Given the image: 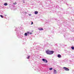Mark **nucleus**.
I'll use <instances>...</instances> for the list:
<instances>
[{
	"instance_id": "9",
	"label": "nucleus",
	"mask_w": 74,
	"mask_h": 74,
	"mask_svg": "<svg viewBox=\"0 0 74 74\" xmlns=\"http://www.w3.org/2000/svg\"><path fill=\"white\" fill-rule=\"evenodd\" d=\"M39 30H43V29H42V28H39Z\"/></svg>"
},
{
	"instance_id": "7",
	"label": "nucleus",
	"mask_w": 74,
	"mask_h": 74,
	"mask_svg": "<svg viewBox=\"0 0 74 74\" xmlns=\"http://www.w3.org/2000/svg\"><path fill=\"white\" fill-rule=\"evenodd\" d=\"M24 35L25 36H27V33H25Z\"/></svg>"
},
{
	"instance_id": "6",
	"label": "nucleus",
	"mask_w": 74,
	"mask_h": 74,
	"mask_svg": "<svg viewBox=\"0 0 74 74\" xmlns=\"http://www.w3.org/2000/svg\"><path fill=\"white\" fill-rule=\"evenodd\" d=\"M37 14H38V12L37 11H36L35 12V15Z\"/></svg>"
},
{
	"instance_id": "1",
	"label": "nucleus",
	"mask_w": 74,
	"mask_h": 74,
	"mask_svg": "<svg viewBox=\"0 0 74 74\" xmlns=\"http://www.w3.org/2000/svg\"><path fill=\"white\" fill-rule=\"evenodd\" d=\"M46 52L48 55H52V54H53V53H54V51H50L49 50H47Z\"/></svg>"
},
{
	"instance_id": "13",
	"label": "nucleus",
	"mask_w": 74,
	"mask_h": 74,
	"mask_svg": "<svg viewBox=\"0 0 74 74\" xmlns=\"http://www.w3.org/2000/svg\"><path fill=\"white\" fill-rule=\"evenodd\" d=\"M16 4H17V3L16 2H15V3H13V4H14V5H16Z\"/></svg>"
},
{
	"instance_id": "16",
	"label": "nucleus",
	"mask_w": 74,
	"mask_h": 74,
	"mask_svg": "<svg viewBox=\"0 0 74 74\" xmlns=\"http://www.w3.org/2000/svg\"><path fill=\"white\" fill-rule=\"evenodd\" d=\"M33 22H32L31 25H33Z\"/></svg>"
},
{
	"instance_id": "3",
	"label": "nucleus",
	"mask_w": 74,
	"mask_h": 74,
	"mask_svg": "<svg viewBox=\"0 0 74 74\" xmlns=\"http://www.w3.org/2000/svg\"><path fill=\"white\" fill-rule=\"evenodd\" d=\"M42 60L43 61V62H45V63H48V61H47V60L46 59H42Z\"/></svg>"
},
{
	"instance_id": "8",
	"label": "nucleus",
	"mask_w": 74,
	"mask_h": 74,
	"mask_svg": "<svg viewBox=\"0 0 74 74\" xmlns=\"http://www.w3.org/2000/svg\"><path fill=\"white\" fill-rule=\"evenodd\" d=\"M4 5L5 6H6V5H8V4H7V3H5L4 4Z\"/></svg>"
},
{
	"instance_id": "11",
	"label": "nucleus",
	"mask_w": 74,
	"mask_h": 74,
	"mask_svg": "<svg viewBox=\"0 0 74 74\" xmlns=\"http://www.w3.org/2000/svg\"><path fill=\"white\" fill-rule=\"evenodd\" d=\"M72 49L73 50L74 49V47H71Z\"/></svg>"
},
{
	"instance_id": "2",
	"label": "nucleus",
	"mask_w": 74,
	"mask_h": 74,
	"mask_svg": "<svg viewBox=\"0 0 74 74\" xmlns=\"http://www.w3.org/2000/svg\"><path fill=\"white\" fill-rule=\"evenodd\" d=\"M63 69H64V70H66V71H69V70H70V69H69L66 67H64L63 68Z\"/></svg>"
},
{
	"instance_id": "5",
	"label": "nucleus",
	"mask_w": 74,
	"mask_h": 74,
	"mask_svg": "<svg viewBox=\"0 0 74 74\" xmlns=\"http://www.w3.org/2000/svg\"><path fill=\"white\" fill-rule=\"evenodd\" d=\"M54 73H57V72H56V71L55 69L54 70V72H53Z\"/></svg>"
},
{
	"instance_id": "12",
	"label": "nucleus",
	"mask_w": 74,
	"mask_h": 74,
	"mask_svg": "<svg viewBox=\"0 0 74 74\" xmlns=\"http://www.w3.org/2000/svg\"><path fill=\"white\" fill-rule=\"evenodd\" d=\"M0 16L1 17V18H3V15H1Z\"/></svg>"
},
{
	"instance_id": "4",
	"label": "nucleus",
	"mask_w": 74,
	"mask_h": 74,
	"mask_svg": "<svg viewBox=\"0 0 74 74\" xmlns=\"http://www.w3.org/2000/svg\"><path fill=\"white\" fill-rule=\"evenodd\" d=\"M57 56H58V58H60L61 57V55H60V54H58V55Z\"/></svg>"
},
{
	"instance_id": "19",
	"label": "nucleus",
	"mask_w": 74,
	"mask_h": 74,
	"mask_svg": "<svg viewBox=\"0 0 74 74\" xmlns=\"http://www.w3.org/2000/svg\"><path fill=\"white\" fill-rule=\"evenodd\" d=\"M29 16H30V14H29Z\"/></svg>"
},
{
	"instance_id": "17",
	"label": "nucleus",
	"mask_w": 74,
	"mask_h": 74,
	"mask_svg": "<svg viewBox=\"0 0 74 74\" xmlns=\"http://www.w3.org/2000/svg\"><path fill=\"white\" fill-rule=\"evenodd\" d=\"M29 34H32V32H31L29 33Z\"/></svg>"
},
{
	"instance_id": "14",
	"label": "nucleus",
	"mask_w": 74,
	"mask_h": 74,
	"mask_svg": "<svg viewBox=\"0 0 74 74\" xmlns=\"http://www.w3.org/2000/svg\"><path fill=\"white\" fill-rule=\"evenodd\" d=\"M29 58H30V56H28V57L27 58V59H29Z\"/></svg>"
},
{
	"instance_id": "18",
	"label": "nucleus",
	"mask_w": 74,
	"mask_h": 74,
	"mask_svg": "<svg viewBox=\"0 0 74 74\" xmlns=\"http://www.w3.org/2000/svg\"><path fill=\"white\" fill-rule=\"evenodd\" d=\"M23 3H25V1H23Z\"/></svg>"
},
{
	"instance_id": "10",
	"label": "nucleus",
	"mask_w": 74,
	"mask_h": 74,
	"mask_svg": "<svg viewBox=\"0 0 74 74\" xmlns=\"http://www.w3.org/2000/svg\"><path fill=\"white\" fill-rule=\"evenodd\" d=\"M52 69H53L52 68H49V70H52Z\"/></svg>"
},
{
	"instance_id": "15",
	"label": "nucleus",
	"mask_w": 74,
	"mask_h": 74,
	"mask_svg": "<svg viewBox=\"0 0 74 74\" xmlns=\"http://www.w3.org/2000/svg\"><path fill=\"white\" fill-rule=\"evenodd\" d=\"M27 34H29V32H27Z\"/></svg>"
}]
</instances>
